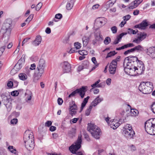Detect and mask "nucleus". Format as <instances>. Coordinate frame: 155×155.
Segmentation results:
<instances>
[{"mask_svg": "<svg viewBox=\"0 0 155 155\" xmlns=\"http://www.w3.org/2000/svg\"><path fill=\"white\" fill-rule=\"evenodd\" d=\"M18 64H16L14 68L11 70L10 71V74L12 75H14L16 74L18 71L21 69H19V67L18 66Z\"/></svg>", "mask_w": 155, "mask_h": 155, "instance_id": "nucleus-28", "label": "nucleus"}, {"mask_svg": "<svg viewBox=\"0 0 155 155\" xmlns=\"http://www.w3.org/2000/svg\"><path fill=\"white\" fill-rule=\"evenodd\" d=\"M46 66L45 60L43 58L40 59L36 64V70L35 73V78L39 79L44 74Z\"/></svg>", "mask_w": 155, "mask_h": 155, "instance_id": "nucleus-2", "label": "nucleus"}, {"mask_svg": "<svg viewBox=\"0 0 155 155\" xmlns=\"http://www.w3.org/2000/svg\"><path fill=\"white\" fill-rule=\"evenodd\" d=\"M141 40H140L139 38L137 37V38H136L134 40L133 42L137 44L139 43L141 41Z\"/></svg>", "mask_w": 155, "mask_h": 155, "instance_id": "nucleus-55", "label": "nucleus"}, {"mask_svg": "<svg viewBox=\"0 0 155 155\" xmlns=\"http://www.w3.org/2000/svg\"><path fill=\"white\" fill-rule=\"evenodd\" d=\"M5 47L6 46H4L0 48V56H1L3 54Z\"/></svg>", "mask_w": 155, "mask_h": 155, "instance_id": "nucleus-54", "label": "nucleus"}, {"mask_svg": "<svg viewBox=\"0 0 155 155\" xmlns=\"http://www.w3.org/2000/svg\"><path fill=\"white\" fill-rule=\"evenodd\" d=\"M134 51H143V48L140 45H138L133 48Z\"/></svg>", "mask_w": 155, "mask_h": 155, "instance_id": "nucleus-39", "label": "nucleus"}, {"mask_svg": "<svg viewBox=\"0 0 155 155\" xmlns=\"http://www.w3.org/2000/svg\"><path fill=\"white\" fill-rule=\"evenodd\" d=\"M87 129L91 133L92 136L96 139H98L101 134L100 128L93 124L88 123Z\"/></svg>", "mask_w": 155, "mask_h": 155, "instance_id": "nucleus-5", "label": "nucleus"}, {"mask_svg": "<svg viewBox=\"0 0 155 155\" xmlns=\"http://www.w3.org/2000/svg\"><path fill=\"white\" fill-rule=\"evenodd\" d=\"M33 17V15H30L25 20V22L28 24L30 22L32 19Z\"/></svg>", "mask_w": 155, "mask_h": 155, "instance_id": "nucleus-41", "label": "nucleus"}, {"mask_svg": "<svg viewBox=\"0 0 155 155\" xmlns=\"http://www.w3.org/2000/svg\"><path fill=\"white\" fill-rule=\"evenodd\" d=\"M12 101L11 98H8L7 100H6L4 102V105H5L7 110L9 111H10L12 108Z\"/></svg>", "mask_w": 155, "mask_h": 155, "instance_id": "nucleus-22", "label": "nucleus"}, {"mask_svg": "<svg viewBox=\"0 0 155 155\" xmlns=\"http://www.w3.org/2000/svg\"><path fill=\"white\" fill-rule=\"evenodd\" d=\"M19 94L18 92L17 91H14L12 92L11 93V95L13 96H17Z\"/></svg>", "mask_w": 155, "mask_h": 155, "instance_id": "nucleus-48", "label": "nucleus"}, {"mask_svg": "<svg viewBox=\"0 0 155 155\" xmlns=\"http://www.w3.org/2000/svg\"><path fill=\"white\" fill-rule=\"evenodd\" d=\"M130 113L131 116H136L138 114L139 112L138 110L136 109H131Z\"/></svg>", "mask_w": 155, "mask_h": 155, "instance_id": "nucleus-32", "label": "nucleus"}, {"mask_svg": "<svg viewBox=\"0 0 155 155\" xmlns=\"http://www.w3.org/2000/svg\"><path fill=\"white\" fill-rule=\"evenodd\" d=\"M147 36L146 34L144 33H140L138 34V37L139 38L140 40L142 41L145 39Z\"/></svg>", "mask_w": 155, "mask_h": 155, "instance_id": "nucleus-35", "label": "nucleus"}, {"mask_svg": "<svg viewBox=\"0 0 155 155\" xmlns=\"http://www.w3.org/2000/svg\"><path fill=\"white\" fill-rule=\"evenodd\" d=\"M153 84L150 82H143L140 83L139 86V90L143 94H148L150 93L153 90Z\"/></svg>", "mask_w": 155, "mask_h": 155, "instance_id": "nucleus-3", "label": "nucleus"}, {"mask_svg": "<svg viewBox=\"0 0 155 155\" xmlns=\"http://www.w3.org/2000/svg\"><path fill=\"white\" fill-rule=\"evenodd\" d=\"M58 103L59 105H61L63 103V100L61 98H59L58 99Z\"/></svg>", "mask_w": 155, "mask_h": 155, "instance_id": "nucleus-61", "label": "nucleus"}, {"mask_svg": "<svg viewBox=\"0 0 155 155\" xmlns=\"http://www.w3.org/2000/svg\"><path fill=\"white\" fill-rule=\"evenodd\" d=\"M18 122V120L16 118H14L11 121V124L12 125L16 124Z\"/></svg>", "mask_w": 155, "mask_h": 155, "instance_id": "nucleus-50", "label": "nucleus"}, {"mask_svg": "<svg viewBox=\"0 0 155 155\" xmlns=\"http://www.w3.org/2000/svg\"><path fill=\"white\" fill-rule=\"evenodd\" d=\"M116 54V53L115 51H111L107 54L106 58H107L109 57H111L112 56Z\"/></svg>", "mask_w": 155, "mask_h": 155, "instance_id": "nucleus-42", "label": "nucleus"}, {"mask_svg": "<svg viewBox=\"0 0 155 155\" xmlns=\"http://www.w3.org/2000/svg\"><path fill=\"white\" fill-rule=\"evenodd\" d=\"M25 55H23L21 58L18 60L17 63L16 64L18 65V66L19 67V69L21 68L22 64L25 62Z\"/></svg>", "mask_w": 155, "mask_h": 155, "instance_id": "nucleus-24", "label": "nucleus"}, {"mask_svg": "<svg viewBox=\"0 0 155 155\" xmlns=\"http://www.w3.org/2000/svg\"><path fill=\"white\" fill-rule=\"evenodd\" d=\"M127 34L126 33H121L119 35H118L116 39L114 40V44H118L119 41H120L122 37L125 35Z\"/></svg>", "mask_w": 155, "mask_h": 155, "instance_id": "nucleus-27", "label": "nucleus"}, {"mask_svg": "<svg viewBox=\"0 0 155 155\" xmlns=\"http://www.w3.org/2000/svg\"><path fill=\"white\" fill-rule=\"evenodd\" d=\"M123 129L124 136L127 139H130L133 137L134 134V132L130 124H126L124 126Z\"/></svg>", "mask_w": 155, "mask_h": 155, "instance_id": "nucleus-8", "label": "nucleus"}, {"mask_svg": "<svg viewBox=\"0 0 155 155\" xmlns=\"http://www.w3.org/2000/svg\"><path fill=\"white\" fill-rule=\"evenodd\" d=\"M12 22L11 20L7 19L4 23L2 29L5 31L4 35V36H5L6 35H7L8 36L10 35L11 31V28L12 26ZM8 37L7 39H8Z\"/></svg>", "mask_w": 155, "mask_h": 155, "instance_id": "nucleus-9", "label": "nucleus"}, {"mask_svg": "<svg viewBox=\"0 0 155 155\" xmlns=\"http://www.w3.org/2000/svg\"><path fill=\"white\" fill-rule=\"evenodd\" d=\"M138 58L136 57L130 56L126 57L124 60V71L127 74L132 75L134 73V71L135 67V64L137 63Z\"/></svg>", "mask_w": 155, "mask_h": 155, "instance_id": "nucleus-1", "label": "nucleus"}, {"mask_svg": "<svg viewBox=\"0 0 155 155\" xmlns=\"http://www.w3.org/2000/svg\"><path fill=\"white\" fill-rule=\"evenodd\" d=\"M146 131L151 135H155V119L150 120L145 123Z\"/></svg>", "mask_w": 155, "mask_h": 155, "instance_id": "nucleus-6", "label": "nucleus"}, {"mask_svg": "<svg viewBox=\"0 0 155 155\" xmlns=\"http://www.w3.org/2000/svg\"><path fill=\"white\" fill-rule=\"evenodd\" d=\"M76 94H77L76 90H75V91H73L68 96V97H73Z\"/></svg>", "mask_w": 155, "mask_h": 155, "instance_id": "nucleus-58", "label": "nucleus"}, {"mask_svg": "<svg viewBox=\"0 0 155 155\" xmlns=\"http://www.w3.org/2000/svg\"><path fill=\"white\" fill-rule=\"evenodd\" d=\"M74 48H71L69 51V53L71 54L77 52V50L80 49L81 47V44L78 42H75L74 44Z\"/></svg>", "mask_w": 155, "mask_h": 155, "instance_id": "nucleus-21", "label": "nucleus"}, {"mask_svg": "<svg viewBox=\"0 0 155 155\" xmlns=\"http://www.w3.org/2000/svg\"><path fill=\"white\" fill-rule=\"evenodd\" d=\"M81 136L79 135L77 141L69 147V150L73 154H77V155H83L81 152H78L76 153V151L81 147Z\"/></svg>", "mask_w": 155, "mask_h": 155, "instance_id": "nucleus-4", "label": "nucleus"}, {"mask_svg": "<svg viewBox=\"0 0 155 155\" xmlns=\"http://www.w3.org/2000/svg\"><path fill=\"white\" fill-rule=\"evenodd\" d=\"M90 38L89 37L84 36L82 38V41L84 46H86L89 42Z\"/></svg>", "mask_w": 155, "mask_h": 155, "instance_id": "nucleus-30", "label": "nucleus"}, {"mask_svg": "<svg viewBox=\"0 0 155 155\" xmlns=\"http://www.w3.org/2000/svg\"><path fill=\"white\" fill-rule=\"evenodd\" d=\"M134 51V49H133V48H132L125 51L124 52V54L125 55H127L130 52H132Z\"/></svg>", "mask_w": 155, "mask_h": 155, "instance_id": "nucleus-59", "label": "nucleus"}, {"mask_svg": "<svg viewBox=\"0 0 155 155\" xmlns=\"http://www.w3.org/2000/svg\"><path fill=\"white\" fill-rule=\"evenodd\" d=\"M135 64L134 71V73L132 76H135L137 74L140 75L142 74L145 70V67L143 62L138 59L137 63Z\"/></svg>", "mask_w": 155, "mask_h": 155, "instance_id": "nucleus-7", "label": "nucleus"}, {"mask_svg": "<svg viewBox=\"0 0 155 155\" xmlns=\"http://www.w3.org/2000/svg\"><path fill=\"white\" fill-rule=\"evenodd\" d=\"M147 53L152 58H155V47H151L148 48Z\"/></svg>", "mask_w": 155, "mask_h": 155, "instance_id": "nucleus-20", "label": "nucleus"}, {"mask_svg": "<svg viewBox=\"0 0 155 155\" xmlns=\"http://www.w3.org/2000/svg\"><path fill=\"white\" fill-rule=\"evenodd\" d=\"M34 140V137L32 132L29 130H26L24 134V140L25 141H29L31 140Z\"/></svg>", "mask_w": 155, "mask_h": 155, "instance_id": "nucleus-13", "label": "nucleus"}, {"mask_svg": "<svg viewBox=\"0 0 155 155\" xmlns=\"http://www.w3.org/2000/svg\"><path fill=\"white\" fill-rule=\"evenodd\" d=\"M62 17V15L61 14L58 13L55 15V18L58 19H60Z\"/></svg>", "mask_w": 155, "mask_h": 155, "instance_id": "nucleus-56", "label": "nucleus"}, {"mask_svg": "<svg viewBox=\"0 0 155 155\" xmlns=\"http://www.w3.org/2000/svg\"><path fill=\"white\" fill-rule=\"evenodd\" d=\"M52 124V122L51 121L48 120L46 121L45 124V126L49 127Z\"/></svg>", "mask_w": 155, "mask_h": 155, "instance_id": "nucleus-52", "label": "nucleus"}, {"mask_svg": "<svg viewBox=\"0 0 155 155\" xmlns=\"http://www.w3.org/2000/svg\"><path fill=\"white\" fill-rule=\"evenodd\" d=\"M117 67L116 62L114 61H112L108 67V70L110 74H114L116 72V69Z\"/></svg>", "mask_w": 155, "mask_h": 155, "instance_id": "nucleus-16", "label": "nucleus"}, {"mask_svg": "<svg viewBox=\"0 0 155 155\" xmlns=\"http://www.w3.org/2000/svg\"><path fill=\"white\" fill-rule=\"evenodd\" d=\"M8 86L10 88H11L13 86V82L11 81H8L7 83Z\"/></svg>", "mask_w": 155, "mask_h": 155, "instance_id": "nucleus-64", "label": "nucleus"}, {"mask_svg": "<svg viewBox=\"0 0 155 155\" xmlns=\"http://www.w3.org/2000/svg\"><path fill=\"white\" fill-rule=\"evenodd\" d=\"M105 23V19L104 18H97L95 20L94 26H97V28H99L104 25Z\"/></svg>", "mask_w": 155, "mask_h": 155, "instance_id": "nucleus-17", "label": "nucleus"}, {"mask_svg": "<svg viewBox=\"0 0 155 155\" xmlns=\"http://www.w3.org/2000/svg\"><path fill=\"white\" fill-rule=\"evenodd\" d=\"M138 32L137 29L136 30H133L131 28H128L127 31V33L130 35L131 34H136Z\"/></svg>", "mask_w": 155, "mask_h": 155, "instance_id": "nucleus-36", "label": "nucleus"}, {"mask_svg": "<svg viewBox=\"0 0 155 155\" xmlns=\"http://www.w3.org/2000/svg\"><path fill=\"white\" fill-rule=\"evenodd\" d=\"M8 149L13 153L16 152V150L15 149L13 148V147L12 146H9L8 147Z\"/></svg>", "mask_w": 155, "mask_h": 155, "instance_id": "nucleus-44", "label": "nucleus"}, {"mask_svg": "<svg viewBox=\"0 0 155 155\" xmlns=\"http://www.w3.org/2000/svg\"><path fill=\"white\" fill-rule=\"evenodd\" d=\"M41 37L40 35H37L34 41L32 42L33 45L35 46H38L41 42Z\"/></svg>", "mask_w": 155, "mask_h": 155, "instance_id": "nucleus-23", "label": "nucleus"}, {"mask_svg": "<svg viewBox=\"0 0 155 155\" xmlns=\"http://www.w3.org/2000/svg\"><path fill=\"white\" fill-rule=\"evenodd\" d=\"M131 16L130 15H128L123 17L124 20L126 21L128 20L130 18Z\"/></svg>", "mask_w": 155, "mask_h": 155, "instance_id": "nucleus-51", "label": "nucleus"}, {"mask_svg": "<svg viewBox=\"0 0 155 155\" xmlns=\"http://www.w3.org/2000/svg\"><path fill=\"white\" fill-rule=\"evenodd\" d=\"M116 0H110L108 3L110 6H112L116 2Z\"/></svg>", "mask_w": 155, "mask_h": 155, "instance_id": "nucleus-49", "label": "nucleus"}, {"mask_svg": "<svg viewBox=\"0 0 155 155\" xmlns=\"http://www.w3.org/2000/svg\"><path fill=\"white\" fill-rule=\"evenodd\" d=\"M92 108L90 106L85 111V114L86 116H88L90 115Z\"/></svg>", "mask_w": 155, "mask_h": 155, "instance_id": "nucleus-47", "label": "nucleus"}, {"mask_svg": "<svg viewBox=\"0 0 155 155\" xmlns=\"http://www.w3.org/2000/svg\"><path fill=\"white\" fill-rule=\"evenodd\" d=\"M110 41V38L109 37H107L106 38L104 41V43L106 45H108Z\"/></svg>", "mask_w": 155, "mask_h": 155, "instance_id": "nucleus-45", "label": "nucleus"}, {"mask_svg": "<svg viewBox=\"0 0 155 155\" xmlns=\"http://www.w3.org/2000/svg\"><path fill=\"white\" fill-rule=\"evenodd\" d=\"M138 6V4L135 1L131 2L129 5V8L130 9H133L134 8Z\"/></svg>", "mask_w": 155, "mask_h": 155, "instance_id": "nucleus-33", "label": "nucleus"}, {"mask_svg": "<svg viewBox=\"0 0 155 155\" xmlns=\"http://www.w3.org/2000/svg\"><path fill=\"white\" fill-rule=\"evenodd\" d=\"M125 48H127L128 47H133L134 46V45L133 43H129L128 44L124 45Z\"/></svg>", "mask_w": 155, "mask_h": 155, "instance_id": "nucleus-57", "label": "nucleus"}, {"mask_svg": "<svg viewBox=\"0 0 155 155\" xmlns=\"http://www.w3.org/2000/svg\"><path fill=\"white\" fill-rule=\"evenodd\" d=\"M95 37L96 39L97 40L101 41L103 39V36L100 32L96 33L95 34Z\"/></svg>", "mask_w": 155, "mask_h": 155, "instance_id": "nucleus-34", "label": "nucleus"}, {"mask_svg": "<svg viewBox=\"0 0 155 155\" xmlns=\"http://www.w3.org/2000/svg\"><path fill=\"white\" fill-rule=\"evenodd\" d=\"M141 29H144L148 25L147 23L146 20L143 21L140 24Z\"/></svg>", "mask_w": 155, "mask_h": 155, "instance_id": "nucleus-37", "label": "nucleus"}, {"mask_svg": "<svg viewBox=\"0 0 155 155\" xmlns=\"http://www.w3.org/2000/svg\"><path fill=\"white\" fill-rule=\"evenodd\" d=\"M61 65L65 73H68L70 71L71 66L70 64L67 61H64L61 63Z\"/></svg>", "mask_w": 155, "mask_h": 155, "instance_id": "nucleus-18", "label": "nucleus"}, {"mask_svg": "<svg viewBox=\"0 0 155 155\" xmlns=\"http://www.w3.org/2000/svg\"><path fill=\"white\" fill-rule=\"evenodd\" d=\"M151 109L152 112L155 114V102L152 104Z\"/></svg>", "mask_w": 155, "mask_h": 155, "instance_id": "nucleus-63", "label": "nucleus"}, {"mask_svg": "<svg viewBox=\"0 0 155 155\" xmlns=\"http://www.w3.org/2000/svg\"><path fill=\"white\" fill-rule=\"evenodd\" d=\"M34 140V137L32 132L29 130H26L24 134V140L25 141H29L31 140Z\"/></svg>", "mask_w": 155, "mask_h": 155, "instance_id": "nucleus-12", "label": "nucleus"}, {"mask_svg": "<svg viewBox=\"0 0 155 155\" xmlns=\"http://www.w3.org/2000/svg\"><path fill=\"white\" fill-rule=\"evenodd\" d=\"M88 64V62L87 61H84L82 65H80L78 66V71H80L82 70L84 68H86L87 67V65Z\"/></svg>", "mask_w": 155, "mask_h": 155, "instance_id": "nucleus-26", "label": "nucleus"}, {"mask_svg": "<svg viewBox=\"0 0 155 155\" xmlns=\"http://www.w3.org/2000/svg\"><path fill=\"white\" fill-rule=\"evenodd\" d=\"M34 140V137L32 132L29 130H26L24 134V140L25 141H29L31 140Z\"/></svg>", "mask_w": 155, "mask_h": 155, "instance_id": "nucleus-14", "label": "nucleus"}, {"mask_svg": "<svg viewBox=\"0 0 155 155\" xmlns=\"http://www.w3.org/2000/svg\"><path fill=\"white\" fill-rule=\"evenodd\" d=\"M111 79L110 78H108L106 80V83L108 85H110L111 83Z\"/></svg>", "mask_w": 155, "mask_h": 155, "instance_id": "nucleus-62", "label": "nucleus"}, {"mask_svg": "<svg viewBox=\"0 0 155 155\" xmlns=\"http://www.w3.org/2000/svg\"><path fill=\"white\" fill-rule=\"evenodd\" d=\"M74 2V0H68L66 6V8L68 10H70L72 8Z\"/></svg>", "mask_w": 155, "mask_h": 155, "instance_id": "nucleus-25", "label": "nucleus"}, {"mask_svg": "<svg viewBox=\"0 0 155 155\" xmlns=\"http://www.w3.org/2000/svg\"><path fill=\"white\" fill-rule=\"evenodd\" d=\"M91 61L94 64H98L95 57H92L91 58Z\"/></svg>", "mask_w": 155, "mask_h": 155, "instance_id": "nucleus-60", "label": "nucleus"}, {"mask_svg": "<svg viewBox=\"0 0 155 155\" xmlns=\"http://www.w3.org/2000/svg\"><path fill=\"white\" fill-rule=\"evenodd\" d=\"M78 108L74 101H72L70 103L69 109V114L73 116L76 114Z\"/></svg>", "mask_w": 155, "mask_h": 155, "instance_id": "nucleus-11", "label": "nucleus"}, {"mask_svg": "<svg viewBox=\"0 0 155 155\" xmlns=\"http://www.w3.org/2000/svg\"><path fill=\"white\" fill-rule=\"evenodd\" d=\"M110 29L113 33L115 34L117 33V28L116 26H114L111 27Z\"/></svg>", "mask_w": 155, "mask_h": 155, "instance_id": "nucleus-46", "label": "nucleus"}, {"mask_svg": "<svg viewBox=\"0 0 155 155\" xmlns=\"http://www.w3.org/2000/svg\"><path fill=\"white\" fill-rule=\"evenodd\" d=\"M90 98V97L89 96H87L85 98L82 102L81 103V111L82 110L85 106L86 104L87 103L88 99Z\"/></svg>", "mask_w": 155, "mask_h": 155, "instance_id": "nucleus-29", "label": "nucleus"}, {"mask_svg": "<svg viewBox=\"0 0 155 155\" xmlns=\"http://www.w3.org/2000/svg\"><path fill=\"white\" fill-rule=\"evenodd\" d=\"M26 98L28 101H30L31 99L32 96V93L31 91H28L25 93Z\"/></svg>", "mask_w": 155, "mask_h": 155, "instance_id": "nucleus-38", "label": "nucleus"}, {"mask_svg": "<svg viewBox=\"0 0 155 155\" xmlns=\"http://www.w3.org/2000/svg\"><path fill=\"white\" fill-rule=\"evenodd\" d=\"M18 77L19 79L22 81H25L27 78V75L25 73H21L19 74Z\"/></svg>", "mask_w": 155, "mask_h": 155, "instance_id": "nucleus-31", "label": "nucleus"}, {"mask_svg": "<svg viewBox=\"0 0 155 155\" xmlns=\"http://www.w3.org/2000/svg\"><path fill=\"white\" fill-rule=\"evenodd\" d=\"M100 82V80H98L96 82H95L94 84L91 85V87H93V88L94 87H97V85L98 84H99Z\"/></svg>", "mask_w": 155, "mask_h": 155, "instance_id": "nucleus-53", "label": "nucleus"}, {"mask_svg": "<svg viewBox=\"0 0 155 155\" xmlns=\"http://www.w3.org/2000/svg\"><path fill=\"white\" fill-rule=\"evenodd\" d=\"M87 87L86 86H83L81 87L76 89L77 94H78L81 97L83 98L85 95V93L87 90Z\"/></svg>", "mask_w": 155, "mask_h": 155, "instance_id": "nucleus-15", "label": "nucleus"}, {"mask_svg": "<svg viewBox=\"0 0 155 155\" xmlns=\"http://www.w3.org/2000/svg\"><path fill=\"white\" fill-rule=\"evenodd\" d=\"M26 148L29 150H32L34 148V140H31L29 141H24Z\"/></svg>", "mask_w": 155, "mask_h": 155, "instance_id": "nucleus-19", "label": "nucleus"}, {"mask_svg": "<svg viewBox=\"0 0 155 155\" xmlns=\"http://www.w3.org/2000/svg\"><path fill=\"white\" fill-rule=\"evenodd\" d=\"M80 54L82 55H85L87 54V52L85 50H80L78 51Z\"/></svg>", "mask_w": 155, "mask_h": 155, "instance_id": "nucleus-43", "label": "nucleus"}, {"mask_svg": "<svg viewBox=\"0 0 155 155\" xmlns=\"http://www.w3.org/2000/svg\"><path fill=\"white\" fill-rule=\"evenodd\" d=\"M103 100V98H100L99 96H98L93 101L96 103L97 104H98Z\"/></svg>", "mask_w": 155, "mask_h": 155, "instance_id": "nucleus-40", "label": "nucleus"}, {"mask_svg": "<svg viewBox=\"0 0 155 155\" xmlns=\"http://www.w3.org/2000/svg\"><path fill=\"white\" fill-rule=\"evenodd\" d=\"M110 119L108 116L104 117V120L111 128L114 129H116L120 124L117 120L115 119L110 120Z\"/></svg>", "mask_w": 155, "mask_h": 155, "instance_id": "nucleus-10", "label": "nucleus"}]
</instances>
